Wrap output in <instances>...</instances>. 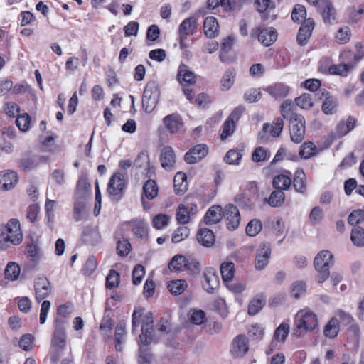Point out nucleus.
Wrapping results in <instances>:
<instances>
[{
  "instance_id": "obj_1",
  "label": "nucleus",
  "mask_w": 364,
  "mask_h": 364,
  "mask_svg": "<svg viewBox=\"0 0 364 364\" xmlns=\"http://www.w3.org/2000/svg\"><path fill=\"white\" fill-rule=\"evenodd\" d=\"M294 104L291 100H287L280 107L283 118L289 121V133L291 139L296 144L301 143L305 135V121L301 114L293 111Z\"/></svg>"
},
{
  "instance_id": "obj_2",
  "label": "nucleus",
  "mask_w": 364,
  "mask_h": 364,
  "mask_svg": "<svg viewBox=\"0 0 364 364\" xmlns=\"http://www.w3.org/2000/svg\"><path fill=\"white\" fill-rule=\"evenodd\" d=\"M141 323V333L139 335L140 342L149 346L153 340L154 317L151 312L144 313L142 308L135 309L132 314V333H135Z\"/></svg>"
},
{
  "instance_id": "obj_3",
  "label": "nucleus",
  "mask_w": 364,
  "mask_h": 364,
  "mask_svg": "<svg viewBox=\"0 0 364 364\" xmlns=\"http://www.w3.org/2000/svg\"><path fill=\"white\" fill-rule=\"evenodd\" d=\"M66 323L67 322L61 318H55V329L51 341L50 353V359L53 363H57L65 346L66 333L65 326Z\"/></svg>"
},
{
  "instance_id": "obj_4",
  "label": "nucleus",
  "mask_w": 364,
  "mask_h": 364,
  "mask_svg": "<svg viewBox=\"0 0 364 364\" xmlns=\"http://www.w3.org/2000/svg\"><path fill=\"white\" fill-rule=\"evenodd\" d=\"M317 324V316L314 313L307 309L301 310L295 316L296 331L294 334L296 336H301L306 331L316 328Z\"/></svg>"
},
{
  "instance_id": "obj_5",
  "label": "nucleus",
  "mask_w": 364,
  "mask_h": 364,
  "mask_svg": "<svg viewBox=\"0 0 364 364\" xmlns=\"http://www.w3.org/2000/svg\"><path fill=\"white\" fill-rule=\"evenodd\" d=\"M333 256L328 250L321 251L314 258V267L317 271L316 280L323 283L330 275L329 267L333 264Z\"/></svg>"
},
{
  "instance_id": "obj_6",
  "label": "nucleus",
  "mask_w": 364,
  "mask_h": 364,
  "mask_svg": "<svg viewBox=\"0 0 364 364\" xmlns=\"http://www.w3.org/2000/svg\"><path fill=\"white\" fill-rule=\"evenodd\" d=\"M160 96V90L157 82L152 80L147 82L145 86L142 106L147 113H151L156 107Z\"/></svg>"
},
{
  "instance_id": "obj_7",
  "label": "nucleus",
  "mask_w": 364,
  "mask_h": 364,
  "mask_svg": "<svg viewBox=\"0 0 364 364\" xmlns=\"http://www.w3.org/2000/svg\"><path fill=\"white\" fill-rule=\"evenodd\" d=\"M125 180L124 174L116 173L110 178L107 191L112 197V200L118 202L122 198Z\"/></svg>"
},
{
  "instance_id": "obj_8",
  "label": "nucleus",
  "mask_w": 364,
  "mask_h": 364,
  "mask_svg": "<svg viewBox=\"0 0 364 364\" xmlns=\"http://www.w3.org/2000/svg\"><path fill=\"white\" fill-rule=\"evenodd\" d=\"M197 20L195 17H189L184 19L178 28V40L181 49L188 47L186 40L188 36L193 35L196 31Z\"/></svg>"
},
{
  "instance_id": "obj_9",
  "label": "nucleus",
  "mask_w": 364,
  "mask_h": 364,
  "mask_svg": "<svg viewBox=\"0 0 364 364\" xmlns=\"http://www.w3.org/2000/svg\"><path fill=\"white\" fill-rule=\"evenodd\" d=\"M168 267L171 271H182L186 268L193 272H197L200 270V263L193 260L188 262L184 256L178 255L172 258L168 264Z\"/></svg>"
},
{
  "instance_id": "obj_10",
  "label": "nucleus",
  "mask_w": 364,
  "mask_h": 364,
  "mask_svg": "<svg viewBox=\"0 0 364 364\" xmlns=\"http://www.w3.org/2000/svg\"><path fill=\"white\" fill-rule=\"evenodd\" d=\"M258 193V188L254 183L247 185V188L240 190V192L235 196V201L240 205L245 208L253 206L252 199Z\"/></svg>"
},
{
  "instance_id": "obj_11",
  "label": "nucleus",
  "mask_w": 364,
  "mask_h": 364,
  "mask_svg": "<svg viewBox=\"0 0 364 364\" xmlns=\"http://www.w3.org/2000/svg\"><path fill=\"white\" fill-rule=\"evenodd\" d=\"M223 215L227 220V227L230 230H235L239 227L240 214L236 206L232 204L227 205L225 207Z\"/></svg>"
},
{
  "instance_id": "obj_12",
  "label": "nucleus",
  "mask_w": 364,
  "mask_h": 364,
  "mask_svg": "<svg viewBox=\"0 0 364 364\" xmlns=\"http://www.w3.org/2000/svg\"><path fill=\"white\" fill-rule=\"evenodd\" d=\"M249 350V343L247 338L243 335H238L232 341L230 353L235 358L244 356Z\"/></svg>"
},
{
  "instance_id": "obj_13",
  "label": "nucleus",
  "mask_w": 364,
  "mask_h": 364,
  "mask_svg": "<svg viewBox=\"0 0 364 364\" xmlns=\"http://www.w3.org/2000/svg\"><path fill=\"white\" fill-rule=\"evenodd\" d=\"M271 255V247L269 244L264 243L257 250L255 256V268L262 270L268 264Z\"/></svg>"
},
{
  "instance_id": "obj_14",
  "label": "nucleus",
  "mask_w": 364,
  "mask_h": 364,
  "mask_svg": "<svg viewBox=\"0 0 364 364\" xmlns=\"http://www.w3.org/2000/svg\"><path fill=\"white\" fill-rule=\"evenodd\" d=\"M208 149L206 145L200 144L191 149L184 156L186 163L195 164L203 159L208 154Z\"/></svg>"
},
{
  "instance_id": "obj_15",
  "label": "nucleus",
  "mask_w": 364,
  "mask_h": 364,
  "mask_svg": "<svg viewBox=\"0 0 364 364\" xmlns=\"http://www.w3.org/2000/svg\"><path fill=\"white\" fill-rule=\"evenodd\" d=\"M203 277L205 279L203 283L204 290L209 294H213L219 286L218 276L216 274L214 269L209 268L205 269Z\"/></svg>"
},
{
  "instance_id": "obj_16",
  "label": "nucleus",
  "mask_w": 364,
  "mask_h": 364,
  "mask_svg": "<svg viewBox=\"0 0 364 364\" xmlns=\"http://www.w3.org/2000/svg\"><path fill=\"white\" fill-rule=\"evenodd\" d=\"M36 299L41 301L48 297L51 292V287L49 280L46 277H39L36 279L34 284Z\"/></svg>"
},
{
  "instance_id": "obj_17",
  "label": "nucleus",
  "mask_w": 364,
  "mask_h": 364,
  "mask_svg": "<svg viewBox=\"0 0 364 364\" xmlns=\"http://www.w3.org/2000/svg\"><path fill=\"white\" fill-rule=\"evenodd\" d=\"M177 80L184 87L195 84L196 77L188 66L185 64H181L178 70Z\"/></svg>"
},
{
  "instance_id": "obj_18",
  "label": "nucleus",
  "mask_w": 364,
  "mask_h": 364,
  "mask_svg": "<svg viewBox=\"0 0 364 364\" xmlns=\"http://www.w3.org/2000/svg\"><path fill=\"white\" fill-rule=\"evenodd\" d=\"M163 123L171 134H176L182 129L183 126V120L181 116L177 113H173L166 116L163 119Z\"/></svg>"
},
{
  "instance_id": "obj_19",
  "label": "nucleus",
  "mask_w": 364,
  "mask_h": 364,
  "mask_svg": "<svg viewBox=\"0 0 364 364\" xmlns=\"http://www.w3.org/2000/svg\"><path fill=\"white\" fill-rule=\"evenodd\" d=\"M314 28V21L311 18L305 19L296 36V41L299 45L303 46L307 43Z\"/></svg>"
},
{
  "instance_id": "obj_20",
  "label": "nucleus",
  "mask_w": 364,
  "mask_h": 364,
  "mask_svg": "<svg viewBox=\"0 0 364 364\" xmlns=\"http://www.w3.org/2000/svg\"><path fill=\"white\" fill-rule=\"evenodd\" d=\"M18 182L17 173L14 171L0 172V189L8 191L13 188Z\"/></svg>"
},
{
  "instance_id": "obj_21",
  "label": "nucleus",
  "mask_w": 364,
  "mask_h": 364,
  "mask_svg": "<svg viewBox=\"0 0 364 364\" xmlns=\"http://www.w3.org/2000/svg\"><path fill=\"white\" fill-rule=\"evenodd\" d=\"M159 193V188L155 181L147 180L143 186V193L141 195V202L144 208H146V202L144 198L151 200L157 196Z\"/></svg>"
},
{
  "instance_id": "obj_22",
  "label": "nucleus",
  "mask_w": 364,
  "mask_h": 364,
  "mask_svg": "<svg viewBox=\"0 0 364 364\" xmlns=\"http://www.w3.org/2000/svg\"><path fill=\"white\" fill-rule=\"evenodd\" d=\"M160 161L162 167L168 171L172 169L176 163V155L171 146H165L161 149Z\"/></svg>"
},
{
  "instance_id": "obj_23",
  "label": "nucleus",
  "mask_w": 364,
  "mask_h": 364,
  "mask_svg": "<svg viewBox=\"0 0 364 364\" xmlns=\"http://www.w3.org/2000/svg\"><path fill=\"white\" fill-rule=\"evenodd\" d=\"M258 41L264 46H271L277 38V32L272 27L262 28L258 33Z\"/></svg>"
},
{
  "instance_id": "obj_24",
  "label": "nucleus",
  "mask_w": 364,
  "mask_h": 364,
  "mask_svg": "<svg viewBox=\"0 0 364 364\" xmlns=\"http://www.w3.org/2000/svg\"><path fill=\"white\" fill-rule=\"evenodd\" d=\"M204 34L209 38H214L219 34V24L214 16H208L203 22Z\"/></svg>"
},
{
  "instance_id": "obj_25",
  "label": "nucleus",
  "mask_w": 364,
  "mask_h": 364,
  "mask_svg": "<svg viewBox=\"0 0 364 364\" xmlns=\"http://www.w3.org/2000/svg\"><path fill=\"white\" fill-rule=\"evenodd\" d=\"M318 11L325 23H331L336 19V10L330 0L324 1L322 8Z\"/></svg>"
},
{
  "instance_id": "obj_26",
  "label": "nucleus",
  "mask_w": 364,
  "mask_h": 364,
  "mask_svg": "<svg viewBox=\"0 0 364 364\" xmlns=\"http://www.w3.org/2000/svg\"><path fill=\"white\" fill-rule=\"evenodd\" d=\"M222 208L220 205H213L206 212L203 220L206 225L215 224L222 218Z\"/></svg>"
},
{
  "instance_id": "obj_27",
  "label": "nucleus",
  "mask_w": 364,
  "mask_h": 364,
  "mask_svg": "<svg viewBox=\"0 0 364 364\" xmlns=\"http://www.w3.org/2000/svg\"><path fill=\"white\" fill-rule=\"evenodd\" d=\"M267 297L263 294L256 295L250 302L248 314L251 316L256 315L264 306Z\"/></svg>"
},
{
  "instance_id": "obj_28",
  "label": "nucleus",
  "mask_w": 364,
  "mask_h": 364,
  "mask_svg": "<svg viewBox=\"0 0 364 364\" xmlns=\"http://www.w3.org/2000/svg\"><path fill=\"white\" fill-rule=\"evenodd\" d=\"M197 240L202 245L209 247L214 244L215 235L208 228H200L197 234Z\"/></svg>"
},
{
  "instance_id": "obj_29",
  "label": "nucleus",
  "mask_w": 364,
  "mask_h": 364,
  "mask_svg": "<svg viewBox=\"0 0 364 364\" xmlns=\"http://www.w3.org/2000/svg\"><path fill=\"white\" fill-rule=\"evenodd\" d=\"M26 254L27 258L33 263V266L37 265L43 257L41 248L36 243L33 242L27 245Z\"/></svg>"
},
{
  "instance_id": "obj_30",
  "label": "nucleus",
  "mask_w": 364,
  "mask_h": 364,
  "mask_svg": "<svg viewBox=\"0 0 364 364\" xmlns=\"http://www.w3.org/2000/svg\"><path fill=\"white\" fill-rule=\"evenodd\" d=\"M4 230H11V232L14 234L11 236L12 239L10 240L13 242V245H18L22 241V235L20 230V223L16 219H11L7 225L4 227Z\"/></svg>"
},
{
  "instance_id": "obj_31",
  "label": "nucleus",
  "mask_w": 364,
  "mask_h": 364,
  "mask_svg": "<svg viewBox=\"0 0 364 364\" xmlns=\"http://www.w3.org/2000/svg\"><path fill=\"white\" fill-rule=\"evenodd\" d=\"M284 127V122L282 118H277L272 124H264L262 131L264 133H269L272 136L277 137L282 132Z\"/></svg>"
},
{
  "instance_id": "obj_32",
  "label": "nucleus",
  "mask_w": 364,
  "mask_h": 364,
  "mask_svg": "<svg viewBox=\"0 0 364 364\" xmlns=\"http://www.w3.org/2000/svg\"><path fill=\"white\" fill-rule=\"evenodd\" d=\"M266 91L274 98H282L288 95L289 89L285 84L279 82L269 86Z\"/></svg>"
},
{
  "instance_id": "obj_33",
  "label": "nucleus",
  "mask_w": 364,
  "mask_h": 364,
  "mask_svg": "<svg viewBox=\"0 0 364 364\" xmlns=\"http://www.w3.org/2000/svg\"><path fill=\"white\" fill-rule=\"evenodd\" d=\"M293 185L295 191L304 193L306 191V175L301 168H297L294 173Z\"/></svg>"
},
{
  "instance_id": "obj_34",
  "label": "nucleus",
  "mask_w": 364,
  "mask_h": 364,
  "mask_svg": "<svg viewBox=\"0 0 364 364\" xmlns=\"http://www.w3.org/2000/svg\"><path fill=\"white\" fill-rule=\"evenodd\" d=\"M173 186L177 194H183L187 190V177L183 172H178L173 179Z\"/></svg>"
},
{
  "instance_id": "obj_35",
  "label": "nucleus",
  "mask_w": 364,
  "mask_h": 364,
  "mask_svg": "<svg viewBox=\"0 0 364 364\" xmlns=\"http://www.w3.org/2000/svg\"><path fill=\"white\" fill-rule=\"evenodd\" d=\"M339 328L338 319L337 317H332L325 326L323 333L326 337L333 338L338 335L340 329Z\"/></svg>"
},
{
  "instance_id": "obj_36",
  "label": "nucleus",
  "mask_w": 364,
  "mask_h": 364,
  "mask_svg": "<svg viewBox=\"0 0 364 364\" xmlns=\"http://www.w3.org/2000/svg\"><path fill=\"white\" fill-rule=\"evenodd\" d=\"M188 284L184 279H176L168 282L167 289L173 295L181 294L187 288Z\"/></svg>"
},
{
  "instance_id": "obj_37",
  "label": "nucleus",
  "mask_w": 364,
  "mask_h": 364,
  "mask_svg": "<svg viewBox=\"0 0 364 364\" xmlns=\"http://www.w3.org/2000/svg\"><path fill=\"white\" fill-rule=\"evenodd\" d=\"M133 224V232L141 239L147 237L148 225L144 220H134L130 222Z\"/></svg>"
},
{
  "instance_id": "obj_38",
  "label": "nucleus",
  "mask_w": 364,
  "mask_h": 364,
  "mask_svg": "<svg viewBox=\"0 0 364 364\" xmlns=\"http://www.w3.org/2000/svg\"><path fill=\"white\" fill-rule=\"evenodd\" d=\"M83 236L86 242L96 245L101 239L100 233L97 228L86 227L83 232Z\"/></svg>"
},
{
  "instance_id": "obj_39",
  "label": "nucleus",
  "mask_w": 364,
  "mask_h": 364,
  "mask_svg": "<svg viewBox=\"0 0 364 364\" xmlns=\"http://www.w3.org/2000/svg\"><path fill=\"white\" fill-rule=\"evenodd\" d=\"M220 273L223 282H228L232 279L235 274V264L231 262H225L220 265Z\"/></svg>"
},
{
  "instance_id": "obj_40",
  "label": "nucleus",
  "mask_w": 364,
  "mask_h": 364,
  "mask_svg": "<svg viewBox=\"0 0 364 364\" xmlns=\"http://www.w3.org/2000/svg\"><path fill=\"white\" fill-rule=\"evenodd\" d=\"M291 182L289 176L280 174L274 178L273 186L277 190H287L290 187Z\"/></svg>"
},
{
  "instance_id": "obj_41",
  "label": "nucleus",
  "mask_w": 364,
  "mask_h": 364,
  "mask_svg": "<svg viewBox=\"0 0 364 364\" xmlns=\"http://www.w3.org/2000/svg\"><path fill=\"white\" fill-rule=\"evenodd\" d=\"M352 242L357 247L364 246V229L360 226H354L350 234Z\"/></svg>"
},
{
  "instance_id": "obj_42",
  "label": "nucleus",
  "mask_w": 364,
  "mask_h": 364,
  "mask_svg": "<svg viewBox=\"0 0 364 364\" xmlns=\"http://www.w3.org/2000/svg\"><path fill=\"white\" fill-rule=\"evenodd\" d=\"M316 154V146L311 141L304 143L299 149V154L304 159H308Z\"/></svg>"
},
{
  "instance_id": "obj_43",
  "label": "nucleus",
  "mask_w": 364,
  "mask_h": 364,
  "mask_svg": "<svg viewBox=\"0 0 364 364\" xmlns=\"http://www.w3.org/2000/svg\"><path fill=\"white\" fill-rule=\"evenodd\" d=\"M364 14V8L360 7L356 8L353 6L348 9L347 10V16L348 21L350 23H357L360 21L362 18V16Z\"/></svg>"
},
{
  "instance_id": "obj_44",
  "label": "nucleus",
  "mask_w": 364,
  "mask_h": 364,
  "mask_svg": "<svg viewBox=\"0 0 364 364\" xmlns=\"http://www.w3.org/2000/svg\"><path fill=\"white\" fill-rule=\"evenodd\" d=\"M139 346V360L138 362L139 364H150L152 359V355L149 352V346H145L140 342V340L138 342Z\"/></svg>"
},
{
  "instance_id": "obj_45",
  "label": "nucleus",
  "mask_w": 364,
  "mask_h": 364,
  "mask_svg": "<svg viewBox=\"0 0 364 364\" xmlns=\"http://www.w3.org/2000/svg\"><path fill=\"white\" fill-rule=\"evenodd\" d=\"M353 66L350 64L332 65L328 68V72L331 75H339L346 77L352 70Z\"/></svg>"
},
{
  "instance_id": "obj_46",
  "label": "nucleus",
  "mask_w": 364,
  "mask_h": 364,
  "mask_svg": "<svg viewBox=\"0 0 364 364\" xmlns=\"http://www.w3.org/2000/svg\"><path fill=\"white\" fill-rule=\"evenodd\" d=\"M242 150H229L225 156L224 161L228 164L237 165L242 156Z\"/></svg>"
},
{
  "instance_id": "obj_47",
  "label": "nucleus",
  "mask_w": 364,
  "mask_h": 364,
  "mask_svg": "<svg viewBox=\"0 0 364 364\" xmlns=\"http://www.w3.org/2000/svg\"><path fill=\"white\" fill-rule=\"evenodd\" d=\"M285 196L282 191L275 190L269 196L268 203L272 207L281 206L284 201Z\"/></svg>"
},
{
  "instance_id": "obj_48",
  "label": "nucleus",
  "mask_w": 364,
  "mask_h": 364,
  "mask_svg": "<svg viewBox=\"0 0 364 364\" xmlns=\"http://www.w3.org/2000/svg\"><path fill=\"white\" fill-rule=\"evenodd\" d=\"M295 103L304 109H310L314 105L312 96L309 93H304L300 97H296Z\"/></svg>"
},
{
  "instance_id": "obj_49",
  "label": "nucleus",
  "mask_w": 364,
  "mask_h": 364,
  "mask_svg": "<svg viewBox=\"0 0 364 364\" xmlns=\"http://www.w3.org/2000/svg\"><path fill=\"white\" fill-rule=\"evenodd\" d=\"M306 291V286L304 282L296 281L291 287V294L294 299H299L303 296Z\"/></svg>"
},
{
  "instance_id": "obj_50",
  "label": "nucleus",
  "mask_w": 364,
  "mask_h": 364,
  "mask_svg": "<svg viewBox=\"0 0 364 364\" xmlns=\"http://www.w3.org/2000/svg\"><path fill=\"white\" fill-rule=\"evenodd\" d=\"M306 17V10L304 6L296 4L291 12V18L296 23H301Z\"/></svg>"
},
{
  "instance_id": "obj_51",
  "label": "nucleus",
  "mask_w": 364,
  "mask_h": 364,
  "mask_svg": "<svg viewBox=\"0 0 364 364\" xmlns=\"http://www.w3.org/2000/svg\"><path fill=\"white\" fill-rule=\"evenodd\" d=\"M20 267L18 264L10 262L5 269V277L11 280L16 279L20 274Z\"/></svg>"
},
{
  "instance_id": "obj_52",
  "label": "nucleus",
  "mask_w": 364,
  "mask_h": 364,
  "mask_svg": "<svg viewBox=\"0 0 364 364\" xmlns=\"http://www.w3.org/2000/svg\"><path fill=\"white\" fill-rule=\"evenodd\" d=\"M262 222L258 219L251 220L246 227V233L250 237L256 236L262 230Z\"/></svg>"
},
{
  "instance_id": "obj_53",
  "label": "nucleus",
  "mask_w": 364,
  "mask_h": 364,
  "mask_svg": "<svg viewBox=\"0 0 364 364\" xmlns=\"http://www.w3.org/2000/svg\"><path fill=\"white\" fill-rule=\"evenodd\" d=\"M289 326L287 323H281L275 330L274 339L277 341L284 342L289 333Z\"/></svg>"
},
{
  "instance_id": "obj_54",
  "label": "nucleus",
  "mask_w": 364,
  "mask_h": 364,
  "mask_svg": "<svg viewBox=\"0 0 364 364\" xmlns=\"http://www.w3.org/2000/svg\"><path fill=\"white\" fill-rule=\"evenodd\" d=\"M91 186L89 183L87 174H82L77 181L76 191L77 194L83 195L90 188Z\"/></svg>"
},
{
  "instance_id": "obj_55",
  "label": "nucleus",
  "mask_w": 364,
  "mask_h": 364,
  "mask_svg": "<svg viewBox=\"0 0 364 364\" xmlns=\"http://www.w3.org/2000/svg\"><path fill=\"white\" fill-rule=\"evenodd\" d=\"M235 78V72L234 69L228 70L224 74L222 80L221 85L223 87L225 90H229L232 85H233L234 80Z\"/></svg>"
},
{
  "instance_id": "obj_56",
  "label": "nucleus",
  "mask_w": 364,
  "mask_h": 364,
  "mask_svg": "<svg viewBox=\"0 0 364 364\" xmlns=\"http://www.w3.org/2000/svg\"><path fill=\"white\" fill-rule=\"evenodd\" d=\"M170 221V217L165 214H158L154 217L152 224L154 228L157 230L162 229L168 225Z\"/></svg>"
},
{
  "instance_id": "obj_57",
  "label": "nucleus",
  "mask_w": 364,
  "mask_h": 364,
  "mask_svg": "<svg viewBox=\"0 0 364 364\" xmlns=\"http://www.w3.org/2000/svg\"><path fill=\"white\" fill-rule=\"evenodd\" d=\"M189 233H190V230L187 227L181 226V227L178 228L175 230V232L172 236L173 242L178 243V242L183 241V240H185L186 238L188 237V236L189 235Z\"/></svg>"
},
{
  "instance_id": "obj_58",
  "label": "nucleus",
  "mask_w": 364,
  "mask_h": 364,
  "mask_svg": "<svg viewBox=\"0 0 364 364\" xmlns=\"http://www.w3.org/2000/svg\"><path fill=\"white\" fill-rule=\"evenodd\" d=\"M364 220V210L362 209H357L351 212L348 218V222L350 225L358 226L357 225Z\"/></svg>"
},
{
  "instance_id": "obj_59",
  "label": "nucleus",
  "mask_w": 364,
  "mask_h": 364,
  "mask_svg": "<svg viewBox=\"0 0 364 364\" xmlns=\"http://www.w3.org/2000/svg\"><path fill=\"white\" fill-rule=\"evenodd\" d=\"M350 30L348 26H343L336 33L335 38L341 44L346 43L350 40Z\"/></svg>"
},
{
  "instance_id": "obj_60",
  "label": "nucleus",
  "mask_w": 364,
  "mask_h": 364,
  "mask_svg": "<svg viewBox=\"0 0 364 364\" xmlns=\"http://www.w3.org/2000/svg\"><path fill=\"white\" fill-rule=\"evenodd\" d=\"M131 251V244L127 239L118 240L117 243V252L120 257H126Z\"/></svg>"
},
{
  "instance_id": "obj_61",
  "label": "nucleus",
  "mask_w": 364,
  "mask_h": 364,
  "mask_svg": "<svg viewBox=\"0 0 364 364\" xmlns=\"http://www.w3.org/2000/svg\"><path fill=\"white\" fill-rule=\"evenodd\" d=\"M190 213L187 207L180 205L176 212V219L180 224H186L189 221Z\"/></svg>"
},
{
  "instance_id": "obj_62",
  "label": "nucleus",
  "mask_w": 364,
  "mask_h": 364,
  "mask_svg": "<svg viewBox=\"0 0 364 364\" xmlns=\"http://www.w3.org/2000/svg\"><path fill=\"white\" fill-rule=\"evenodd\" d=\"M336 107V100L331 96L326 97L322 105V111L326 114H332Z\"/></svg>"
},
{
  "instance_id": "obj_63",
  "label": "nucleus",
  "mask_w": 364,
  "mask_h": 364,
  "mask_svg": "<svg viewBox=\"0 0 364 364\" xmlns=\"http://www.w3.org/2000/svg\"><path fill=\"white\" fill-rule=\"evenodd\" d=\"M31 120V117L27 113H24L18 115L16 123L21 131L26 132L29 129Z\"/></svg>"
},
{
  "instance_id": "obj_64",
  "label": "nucleus",
  "mask_w": 364,
  "mask_h": 364,
  "mask_svg": "<svg viewBox=\"0 0 364 364\" xmlns=\"http://www.w3.org/2000/svg\"><path fill=\"white\" fill-rule=\"evenodd\" d=\"M235 124L236 123L229 120L228 119L225 121L223 125V132L220 134V138L222 140H225L228 137L234 133Z\"/></svg>"
}]
</instances>
